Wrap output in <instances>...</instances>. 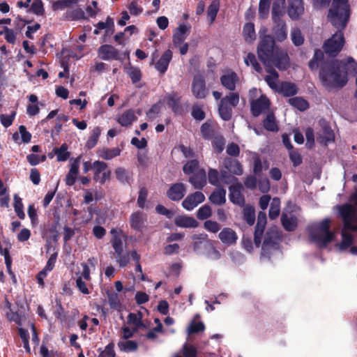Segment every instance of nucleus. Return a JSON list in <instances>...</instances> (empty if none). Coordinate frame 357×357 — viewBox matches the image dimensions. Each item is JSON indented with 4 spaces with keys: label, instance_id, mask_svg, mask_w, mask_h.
<instances>
[{
    "label": "nucleus",
    "instance_id": "f257e3e1",
    "mask_svg": "<svg viewBox=\"0 0 357 357\" xmlns=\"http://www.w3.org/2000/svg\"><path fill=\"white\" fill-rule=\"evenodd\" d=\"M311 71L319 68V77L327 90L341 89L348 82L347 72H343V61L335 59H325L324 53L319 49L314 50L312 58L308 62Z\"/></svg>",
    "mask_w": 357,
    "mask_h": 357
},
{
    "label": "nucleus",
    "instance_id": "f03ea898",
    "mask_svg": "<svg viewBox=\"0 0 357 357\" xmlns=\"http://www.w3.org/2000/svg\"><path fill=\"white\" fill-rule=\"evenodd\" d=\"M330 219L325 218L319 223L309 226L307 231L310 241L319 247H326L335 237L334 233L330 230Z\"/></svg>",
    "mask_w": 357,
    "mask_h": 357
},
{
    "label": "nucleus",
    "instance_id": "7ed1b4c3",
    "mask_svg": "<svg viewBox=\"0 0 357 357\" xmlns=\"http://www.w3.org/2000/svg\"><path fill=\"white\" fill-rule=\"evenodd\" d=\"M278 50L280 48L276 47L275 40L271 36L266 35L261 38L257 47V55L266 67L271 65V59Z\"/></svg>",
    "mask_w": 357,
    "mask_h": 357
},
{
    "label": "nucleus",
    "instance_id": "20e7f679",
    "mask_svg": "<svg viewBox=\"0 0 357 357\" xmlns=\"http://www.w3.org/2000/svg\"><path fill=\"white\" fill-rule=\"evenodd\" d=\"M350 15L348 0H333L328 18L331 21L347 22Z\"/></svg>",
    "mask_w": 357,
    "mask_h": 357
},
{
    "label": "nucleus",
    "instance_id": "39448f33",
    "mask_svg": "<svg viewBox=\"0 0 357 357\" xmlns=\"http://www.w3.org/2000/svg\"><path fill=\"white\" fill-rule=\"evenodd\" d=\"M338 213L343 222L344 230H350L357 220V210L351 204H344L337 206Z\"/></svg>",
    "mask_w": 357,
    "mask_h": 357
},
{
    "label": "nucleus",
    "instance_id": "423d86ee",
    "mask_svg": "<svg viewBox=\"0 0 357 357\" xmlns=\"http://www.w3.org/2000/svg\"><path fill=\"white\" fill-rule=\"evenodd\" d=\"M344 44V34L342 31H338L324 43L323 50L326 54L335 57L342 50Z\"/></svg>",
    "mask_w": 357,
    "mask_h": 357
},
{
    "label": "nucleus",
    "instance_id": "0eeeda50",
    "mask_svg": "<svg viewBox=\"0 0 357 357\" xmlns=\"http://www.w3.org/2000/svg\"><path fill=\"white\" fill-rule=\"evenodd\" d=\"M112 246L114 252H112V257L120 268H124L130 262V252L124 250L123 240H119L116 238L112 242Z\"/></svg>",
    "mask_w": 357,
    "mask_h": 357
},
{
    "label": "nucleus",
    "instance_id": "6e6552de",
    "mask_svg": "<svg viewBox=\"0 0 357 357\" xmlns=\"http://www.w3.org/2000/svg\"><path fill=\"white\" fill-rule=\"evenodd\" d=\"M278 232L274 229H268L261 245V255L270 259L273 250H276L279 244Z\"/></svg>",
    "mask_w": 357,
    "mask_h": 357
},
{
    "label": "nucleus",
    "instance_id": "1a4fd4ad",
    "mask_svg": "<svg viewBox=\"0 0 357 357\" xmlns=\"http://www.w3.org/2000/svg\"><path fill=\"white\" fill-rule=\"evenodd\" d=\"M191 92L197 99H205L209 94L204 75L196 74L193 76L191 84Z\"/></svg>",
    "mask_w": 357,
    "mask_h": 357
},
{
    "label": "nucleus",
    "instance_id": "9d476101",
    "mask_svg": "<svg viewBox=\"0 0 357 357\" xmlns=\"http://www.w3.org/2000/svg\"><path fill=\"white\" fill-rule=\"evenodd\" d=\"M182 96L176 91H172L165 96V101L167 105L175 114L182 115L184 112L181 104Z\"/></svg>",
    "mask_w": 357,
    "mask_h": 357
},
{
    "label": "nucleus",
    "instance_id": "9b49d317",
    "mask_svg": "<svg viewBox=\"0 0 357 357\" xmlns=\"http://www.w3.org/2000/svg\"><path fill=\"white\" fill-rule=\"evenodd\" d=\"M266 222L267 218L266 213L261 211L259 212L254 232V243L257 248H259L261 245Z\"/></svg>",
    "mask_w": 357,
    "mask_h": 357
},
{
    "label": "nucleus",
    "instance_id": "f8f14e48",
    "mask_svg": "<svg viewBox=\"0 0 357 357\" xmlns=\"http://www.w3.org/2000/svg\"><path fill=\"white\" fill-rule=\"evenodd\" d=\"M271 102L269 99L265 95H261L259 98L250 102L251 113L253 116L257 117L261 114L268 111Z\"/></svg>",
    "mask_w": 357,
    "mask_h": 357
},
{
    "label": "nucleus",
    "instance_id": "ddd939ff",
    "mask_svg": "<svg viewBox=\"0 0 357 357\" xmlns=\"http://www.w3.org/2000/svg\"><path fill=\"white\" fill-rule=\"evenodd\" d=\"M98 56L104 61H121L119 51L111 45H102L98 49Z\"/></svg>",
    "mask_w": 357,
    "mask_h": 357
},
{
    "label": "nucleus",
    "instance_id": "4468645a",
    "mask_svg": "<svg viewBox=\"0 0 357 357\" xmlns=\"http://www.w3.org/2000/svg\"><path fill=\"white\" fill-rule=\"evenodd\" d=\"M274 65L280 70H286L290 66V59L288 54L282 50H276L275 56L271 61V66Z\"/></svg>",
    "mask_w": 357,
    "mask_h": 357
},
{
    "label": "nucleus",
    "instance_id": "2eb2a0df",
    "mask_svg": "<svg viewBox=\"0 0 357 357\" xmlns=\"http://www.w3.org/2000/svg\"><path fill=\"white\" fill-rule=\"evenodd\" d=\"M186 193V187L183 183H175L172 184L167 190L166 195L173 202L181 200Z\"/></svg>",
    "mask_w": 357,
    "mask_h": 357
},
{
    "label": "nucleus",
    "instance_id": "dca6fc26",
    "mask_svg": "<svg viewBox=\"0 0 357 357\" xmlns=\"http://www.w3.org/2000/svg\"><path fill=\"white\" fill-rule=\"evenodd\" d=\"M204 200V195L200 191H196L190 194L184 199L182 202V206L188 211H191Z\"/></svg>",
    "mask_w": 357,
    "mask_h": 357
},
{
    "label": "nucleus",
    "instance_id": "f3484780",
    "mask_svg": "<svg viewBox=\"0 0 357 357\" xmlns=\"http://www.w3.org/2000/svg\"><path fill=\"white\" fill-rule=\"evenodd\" d=\"M286 1L273 0L271 7V17L275 22L282 21L286 15Z\"/></svg>",
    "mask_w": 357,
    "mask_h": 357
},
{
    "label": "nucleus",
    "instance_id": "a211bd4d",
    "mask_svg": "<svg viewBox=\"0 0 357 357\" xmlns=\"http://www.w3.org/2000/svg\"><path fill=\"white\" fill-rule=\"evenodd\" d=\"M243 185L240 183L229 186V199L230 201L238 206H242L245 204V198L241 193Z\"/></svg>",
    "mask_w": 357,
    "mask_h": 357
},
{
    "label": "nucleus",
    "instance_id": "6ab92c4d",
    "mask_svg": "<svg viewBox=\"0 0 357 357\" xmlns=\"http://www.w3.org/2000/svg\"><path fill=\"white\" fill-rule=\"evenodd\" d=\"M147 218L142 211H135L130 216V227L137 231H142L145 226Z\"/></svg>",
    "mask_w": 357,
    "mask_h": 357
},
{
    "label": "nucleus",
    "instance_id": "aec40b11",
    "mask_svg": "<svg viewBox=\"0 0 357 357\" xmlns=\"http://www.w3.org/2000/svg\"><path fill=\"white\" fill-rule=\"evenodd\" d=\"M303 12V0H289L288 15L291 20H298Z\"/></svg>",
    "mask_w": 357,
    "mask_h": 357
},
{
    "label": "nucleus",
    "instance_id": "412c9836",
    "mask_svg": "<svg viewBox=\"0 0 357 357\" xmlns=\"http://www.w3.org/2000/svg\"><path fill=\"white\" fill-rule=\"evenodd\" d=\"M195 189L202 190L206 185V174L204 169H198L188 179Z\"/></svg>",
    "mask_w": 357,
    "mask_h": 357
},
{
    "label": "nucleus",
    "instance_id": "4be33fe9",
    "mask_svg": "<svg viewBox=\"0 0 357 357\" xmlns=\"http://www.w3.org/2000/svg\"><path fill=\"white\" fill-rule=\"evenodd\" d=\"M190 29V24H180V26L175 29L173 35L174 44L175 45H181L189 35Z\"/></svg>",
    "mask_w": 357,
    "mask_h": 357
},
{
    "label": "nucleus",
    "instance_id": "5701e85b",
    "mask_svg": "<svg viewBox=\"0 0 357 357\" xmlns=\"http://www.w3.org/2000/svg\"><path fill=\"white\" fill-rule=\"evenodd\" d=\"M224 167L234 175L241 176L243 173L241 163L236 159L225 158L223 160Z\"/></svg>",
    "mask_w": 357,
    "mask_h": 357
},
{
    "label": "nucleus",
    "instance_id": "b1692460",
    "mask_svg": "<svg viewBox=\"0 0 357 357\" xmlns=\"http://www.w3.org/2000/svg\"><path fill=\"white\" fill-rule=\"evenodd\" d=\"M220 79L221 84L226 89L234 91L236 89V85L239 78L235 72L231 71L227 74L222 75Z\"/></svg>",
    "mask_w": 357,
    "mask_h": 357
},
{
    "label": "nucleus",
    "instance_id": "393cba45",
    "mask_svg": "<svg viewBox=\"0 0 357 357\" xmlns=\"http://www.w3.org/2000/svg\"><path fill=\"white\" fill-rule=\"evenodd\" d=\"M172 59V52L170 50H166L159 60L155 63V69L162 75L167 70L169 64Z\"/></svg>",
    "mask_w": 357,
    "mask_h": 357
},
{
    "label": "nucleus",
    "instance_id": "a878e982",
    "mask_svg": "<svg viewBox=\"0 0 357 357\" xmlns=\"http://www.w3.org/2000/svg\"><path fill=\"white\" fill-rule=\"evenodd\" d=\"M218 237L224 244L229 245L236 243L238 238L236 233L229 227L223 228Z\"/></svg>",
    "mask_w": 357,
    "mask_h": 357
},
{
    "label": "nucleus",
    "instance_id": "bb28decb",
    "mask_svg": "<svg viewBox=\"0 0 357 357\" xmlns=\"http://www.w3.org/2000/svg\"><path fill=\"white\" fill-rule=\"evenodd\" d=\"M284 97H291L298 93V89L297 86L291 82H282L277 91Z\"/></svg>",
    "mask_w": 357,
    "mask_h": 357
},
{
    "label": "nucleus",
    "instance_id": "cd10ccee",
    "mask_svg": "<svg viewBox=\"0 0 357 357\" xmlns=\"http://www.w3.org/2000/svg\"><path fill=\"white\" fill-rule=\"evenodd\" d=\"M174 223L177 227L183 228H195L199 225L198 222L194 218L185 215L177 216Z\"/></svg>",
    "mask_w": 357,
    "mask_h": 357
},
{
    "label": "nucleus",
    "instance_id": "c85d7f7f",
    "mask_svg": "<svg viewBox=\"0 0 357 357\" xmlns=\"http://www.w3.org/2000/svg\"><path fill=\"white\" fill-rule=\"evenodd\" d=\"M266 70L269 75L264 78L269 87L273 90L278 91L279 86L277 82L279 78L278 73L271 66L266 67Z\"/></svg>",
    "mask_w": 357,
    "mask_h": 357
},
{
    "label": "nucleus",
    "instance_id": "c756f323",
    "mask_svg": "<svg viewBox=\"0 0 357 357\" xmlns=\"http://www.w3.org/2000/svg\"><path fill=\"white\" fill-rule=\"evenodd\" d=\"M210 202L215 205H222L226 202V190L218 188L209 196Z\"/></svg>",
    "mask_w": 357,
    "mask_h": 357
},
{
    "label": "nucleus",
    "instance_id": "7c9ffc66",
    "mask_svg": "<svg viewBox=\"0 0 357 357\" xmlns=\"http://www.w3.org/2000/svg\"><path fill=\"white\" fill-rule=\"evenodd\" d=\"M281 224L284 229L287 231H294L298 225L297 218L294 215L289 216L286 213L281 215Z\"/></svg>",
    "mask_w": 357,
    "mask_h": 357
},
{
    "label": "nucleus",
    "instance_id": "2f4dec72",
    "mask_svg": "<svg viewBox=\"0 0 357 357\" xmlns=\"http://www.w3.org/2000/svg\"><path fill=\"white\" fill-rule=\"evenodd\" d=\"M97 153L100 158L109 160L120 155L121 150L119 147L113 149L104 147L102 149H99Z\"/></svg>",
    "mask_w": 357,
    "mask_h": 357
},
{
    "label": "nucleus",
    "instance_id": "473e14b6",
    "mask_svg": "<svg viewBox=\"0 0 357 357\" xmlns=\"http://www.w3.org/2000/svg\"><path fill=\"white\" fill-rule=\"evenodd\" d=\"M234 107V106L220 100L218 105V112L221 119L225 121L231 120Z\"/></svg>",
    "mask_w": 357,
    "mask_h": 357
},
{
    "label": "nucleus",
    "instance_id": "72a5a7b5",
    "mask_svg": "<svg viewBox=\"0 0 357 357\" xmlns=\"http://www.w3.org/2000/svg\"><path fill=\"white\" fill-rule=\"evenodd\" d=\"M137 120V116L132 109H128L123 112L118 119V123L124 127H128Z\"/></svg>",
    "mask_w": 357,
    "mask_h": 357
},
{
    "label": "nucleus",
    "instance_id": "f704fd0d",
    "mask_svg": "<svg viewBox=\"0 0 357 357\" xmlns=\"http://www.w3.org/2000/svg\"><path fill=\"white\" fill-rule=\"evenodd\" d=\"M118 348L122 352H135L138 349V344L134 340H120L117 344Z\"/></svg>",
    "mask_w": 357,
    "mask_h": 357
},
{
    "label": "nucleus",
    "instance_id": "c9c22d12",
    "mask_svg": "<svg viewBox=\"0 0 357 357\" xmlns=\"http://www.w3.org/2000/svg\"><path fill=\"white\" fill-rule=\"evenodd\" d=\"M350 230H344V228L342 230V241L337 245L339 250L341 251L347 250L353 243L354 237L348 232Z\"/></svg>",
    "mask_w": 357,
    "mask_h": 357
},
{
    "label": "nucleus",
    "instance_id": "e433bc0d",
    "mask_svg": "<svg viewBox=\"0 0 357 357\" xmlns=\"http://www.w3.org/2000/svg\"><path fill=\"white\" fill-rule=\"evenodd\" d=\"M255 24H245L243 29V35L246 43L251 44L256 39Z\"/></svg>",
    "mask_w": 357,
    "mask_h": 357
},
{
    "label": "nucleus",
    "instance_id": "4c0bfd02",
    "mask_svg": "<svg viewBox=\"0 0 357 357\" xmlns=\"http://www.w3.org/2000/svg\"><path fill=\"white\" fill-rule=\"evenodd\" d=\"M288 103L299 111L303 112L309 108L308 102L301 97H293L288 100Z\"/></svg>",
    "mask_w": 357,
    "mask_h": 357
},
{
    "label": "nucleus",
    "instance_id": "58836bf2",
    "mask_svg": "<svg viewBox=\"0 0 357 357\" xmlns=\"http://www.w3.org/2000/svg\"><path fill=\"white\" fill-rule=\"evenodd\" d=\"M263 126L266 130L270 132H277L278 130V126L273 112H270L267 114L263 121Z\"/></svg>",
    "mask_w": 357,
    "mask_h": 357
},
{
    "label": "nucleus",
    "instance_id": "ea45409f",
    "mask_svg": "<svg viewBox=\"0 0 357 357\" xmlns=\"http://www.w3.org/2000/svg\"><path fill=\"white\" fill-rule=\"evenodd\" d=\"M101 130L100 127L97 126L95 127L86 142V147L88 149H93L98 143V138L100 135Z\"/></svg>",
    "mask_w": 357,
    "mask_h": 357
},
{
    "label": "nucleus",
    "instance_id": "a19ab883",
    "mask_svg": "<svg viewBox=\"0 0 357 357\" xmlns=\"http://www.w3.org/2000/svg\"><path fill=\"white\" fill-rule=\"evenodd\" d=\"M199 162L197 159L188 160L183 166V172L186 175L194 174L199 169Z\"/></svg>",
    "mask_w": 357,
    "mask_h": 357
},
{
    "label": "nucleus",
    "instance_id": "79ce46f5",
    "mask_svg": "<svg viewBox=\"0 0 357 357\" xmlns=\"http://www.w3.org/2000/svg\"><path fill=\"white\" fill-rule=\"evenodd\" d=\"M54 152L59 162L66 161L70 155V153L68 151V145L66 143H63L59 148H55Z\"/></svg>",
    "mask_w": 357,
    "mask_h": 357
},
{
    "label": "nucleus",
    "instance_id": "37998d69",
    "mask_svg": "<svg viewBox=\"0 0 357 357\" xmlns=\"http://www.w3.org/2000/svg\"><path fill=\"white\" fill-rule=\"evenodd\" d=\"M115 176L116 179L123 184L129 183V180L130 178V175L128 171H127L125 168L119 167L115 171Z\"/></svg>",
    "mask_w": 357,
    "mask_h": 357
},
{
    "label": "nucleus",
    "instance_id": "c03bdc74",
    "mask_svg": "<svg viewBox=\"0 0 357 357\" xmlns=\"http://www.w3.org/2000/svg\"><path fill=\"white\" fill-rule=\"evenodd\" d=\"M273 0H260L259 3V15L261 20H266L270 11V4Z\"/></svg>",
    "mask_w": 357,
    "mask_h": 357
},
{
    "label": "nucleus",
    "instance_id": "a18cd8bd",
    "mask_svg": "<svg viewBox=\"0 0 357 357\" xmlns=\"http://www.w3.org/2000/svg\"><path fill=\"white\" fill-rule=\"evenodd\" d=\"M273 0H260L259 3V15L261 20H266L270 11V4Z\"/></svg>",
    "mask_w": 357,
    "mask_h": 357
},
{
    "label": "nucleus",
    "instance_id": "49530a36",
    "mask_svg": "<svg viewBox=\"0 0 357 357\" xmlns=\"http://www.w3.org/2000/svg\"><path fill=\"white\" fill-rule=\"evenodd\" d=\"M243 220L249 225H253L255 222V210L252 206L243 208Z\"/></svg>",
    "mask_w": 357,
    "mask_h": 357
},
{
    "label": "nucleus",
    "instance_id": "de8ad7c7",
    "mask_svg": "<svg viewBox=\"0 0 357 357\" xmlns=\"http://www.w3.org/2000/svg\"><path fill=\"white\" fill-rule=\"evenodd\" d=\"M79 0H59L53 1L52 8L54 10H63L77 4Z\"/></svg>",
    "mask_w": 357,
    "mask_h": 357
},
{
    "label": "nucleus",
    "instance_id": "09e8293b",
    "mask_svg": "<svg viewBox=\"0 0 357 357\" xmlns=\"http://www.w3.org/2000/svg\"><path fill=\"white\" fill-rule=\"evenodd\" d=\"M343 72H347V75L357 73V62L352 58L348 57L346 62H343Z\"/></svg>",
    "mask_w": 357,
    "mask_h": 357
},
{
    "label": "nucleus",
    "instance_id": "8fccbe9b",
    "mask_svg": "<svg viewBox=\"0 0 357 357\" xmlns=\"http://www.w3.org/2000/svg\"><path fill=\"white\" fill-rule=\"evenodd\" d=\"M191 115L197 121H202L206 118V113L203 110V105L194 104L192 107Z\"/></svg>",
    "mask_w": 357,
    "mask_h": 357
},
{
    "label": "nucleus",
    "instance_id": "3c124183",
    "mask_svg": "<svg viewBox=\"0 0 357 357\" xmlns=\"http://www.w3.org/2000/svg\"><path fill=\"white\" fill-rule=\"evenodd\" d=\"M99 11L100 9L98 7L97 1H93L91 3H89L86 6L84 11L86 15V20H89V18H94Z\"/></svg>",
    "mask_w": 357,
    "mask_h": 357
},
{
    "label": "nucleus",
    "instance_id": "603ef678",
    "mask_svg": "<svg viewBox=\"0 0 357 357\" xmlns=\"http://www.w3.org/2000/svg\"><path fill=\"white\" fill-rule=\"evenodd\" d=\"M108 303L112 309L119 310L121 307V303L117 293L112 291L107 292Z\"/></svg>",
    "mask_w": 357,
    "mask_h": 357
},
{
    "label": "nucleus",
    "instance_id": "864d4df0",
    "mask_svg": "<svg viewBox=\"0 0 357 357\" xmlns=\"http://www.w3.org/2000/svg\"><path fill=\"white\" fill-rule=\"evenodd\" d=\"M220 8L219 0H214L211 2L207 9L208 20L213 22Z\"/></svg>",
    "mask_w": 357,
    "mask_h": 357
},
{
    "label": "nucleus",
    "instance_id": "5fc2aeb1",
    "mask_svg": "<svg viewBox=\"0 0 357 357\" xmlns=\"http://www.w3.org/2000/svg\"><path fill=\"white\" fill-rule=\"evenodd\" d=\"M245 63L246 66H252L253 69L257 73H261V67L258 63L255 54L249 52L247 56L244 59Z\"/></svg>",
    "mask_w": 357,
    "mask_h": 357
},
{
    "label": "nucleus",
    "instance_id": "6e6d98bb",
    "mask_svg": "<svg viewBox=\"0 0 357 357\" xmlns=\"http://www.w3.org/2000/svg\"><path fill=\"white\" fill-rule=\"evenodd\" d=\"M280 199L274 198L269 208L268 215L271 220H275L280 214Z\"/></svg>",
    "mask_w": 357,
    "mask_h": 357
},
{
    "label": "nucleus",
    "instance_id": "4d7b16f0",
    "mask_svg": "<svg viewBox=\"0 0 357 357\" xmlns=\"http://www.w3.org/2000/svg\"><path fill=\"white\" fill-rule=\"evenodd\" d=\"M142 314L140 312H138L137 314L130 313L128 316V323L137 326V328H142L144 327V325L142 321Z\"/></svg>",
    "mask_w": 357,
    "mask_h": 357
},
{
    "label": "nucleus",
    "instance_id": "13d9d810",
    "mask_svg": "<svg viewBox=\"0 0 357 357\" xmlns=\"http://www.w3.org/2000/svg\"><path fill=\"white\" fill-rule=\"evenodd\" d=\"M24 206L22 199L17 195L14 196V209L20 219H24L25 213L23 210Z\"/></svg>",
    "mask_w": 357,
    "mask_h": 357
},
{
    "label": "nucleus",
    "instance_id": "bf43d9fd",
    "mask_svg": "<svg viewBox=\"0 0 357 357\" xmlns=\"http://www.w3.org/2000/svg\"><path fill=\"white\" fill-rule=\"evenodd\" d=\"M0 35L4 36L5 40L10 44H15L16 41V33L11 29L4 26L0 31Z\"/></svg>",
    "mask_w": 357,
    "mask_h": 357
},
{
    "label": "nucleus",
    "instance_id": "052dcab7",
    "mask_svg": "<svg viewBox=\"0 0 357 357\" xmlns=\"http://www.w3.org/2000/svg\"><path fill=\"white\" fill-rule=\"evenodd\" d=\"M286 24H278L277 28L274 30V36L278 41L282 42L287 38Z\"/></svg>",
    "mask_w": 357,
    "mask_h": 357
},
{
    "label": "nucleus",
    "instance_id": "680f3d73",
    "mask_svg": "<svg viewBox=\"0 0 357 357\" xmlns=\"http://www.w3.org/2000/svg\"><path fill=\"white\" fill-rule=\"evenodd\" d=\"M212 215V211L210 206L205 204L200 207L197 211V218L200 220H204L210 218Z\"/></svg>",
    "mask_w": 357,
    "mask_h": 357
},
{
    "label": "nucleus",
    "instance_id": "e2e57ef3",
    "mask_svg": "<svg viewBox=\"0 0 357 357\" xmlns=\"http://www.w3.org/2000/svg\"><path fill=\"white\" fill-rule=\"evenodd\" d=\"M99 25V29H102L105 32L102 41L103 43L107 41V38H109L114 31V24H97Z\"/></svg>",
    "mask_w": 357,
    "mask_h": 357
},
{
    "label": "nucleus",
    "instance_id": "0e129e2a",
    "mask_svg": "<svg viewBox=\"0 0 357 357\" xmlns=\"http://www.w3.org/2000/svg\"><path fill=\"white\" fill-rule=\"evenodd\" d=\"M201 134L205 139H208L213 135L212 124L210 121L204 123L200 128Z\"/></svg>",
    "mask_w": 357,
    "mask_h": 357
},
{
    "label": "nucleus",
    "instance_id": "69168bd1",
    "mask_svg": "<svg viewBox=\"0 0 357 357\" xmlns=\"http://www.w3.org/2000/svg\"><path fill=\"white\" fill-rule=\"evenodd\" d=\"M67 15L71 20H86L85 13L79 8L69 10Z\"/></svg>",
    "mask_w": 357,
    "mask_h": 357
},
{
    "label": "nucleus",
    "instance_id": "338daca9",
    "mask_svg": "<svg viewBox=\"0 0 357 357\" xmlns=\"http://www.w3.org/2000/svg\"><path fill=\"white\" fill-rule=\"evenodd\" d=\"M126 73L130 77L132 82L133 84H135V83L139 82L142 78L141 71L137 67H134V66L129 67L128 68Z\"/></svg>",
    "mask_w": 357,
    "mask_h": 357
},
{
    "label": "nucleus",
    "instance_id": "774afa93",
    "mask_svg": "<svg viewBox=\"0 0 357 357\" xmlns=\"http://www.w3.org/2000/svg\"><path fill=\"white\" fill-rule=\"evenodd\" d=\"M220 100L227 103V105L236 107L239 102V94L236 92H231L221 98Z\"/></svg>",
    "mask_w": 357,
    "mask_h": 357
}]
</instances>
